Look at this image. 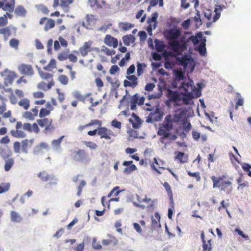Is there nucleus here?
<instances>
[{
    "instance_id": "nucleus-8",
    "label": "nucleus",
    "mask_w": 251,
    "mask_h": 251,
    "mask_svg": "<svg viewBox=\"0 0 251 251\" xmlns=\"http://www.w3.org/2000/svg\"><path fill=\"white\" fill-rule=\"evenodd\" d=\"M38 125L42 128H45L46 132H51L54 130V127L52 125V119L48 118H42L37 120Z\"/></svg>"
},
{
    "instance_id": "nucleus-5",
    "label": "nucleus",
    "mask_w": 251,
    "mask_h": 251,
    "mask_svg": "<svg viewBox=\"0 0 251 251\" xmlns=\"http://www.w3.org/2000/svg\"><path fill=\"white\" fill-rule=\"evenodd\" d=\"M15 93L16 96L20 99L19 101L17 100V104L24 110H27L30 106V100L27 98H24V93L21 90L15 89Z\"/></svg>"
},
{
    "instance_id": "nucleus-30",
    "label": "nucleus",
    "mask_w": 251,
    "mask_h": 251,
    "mask_svg": "<svg viewBox=\"0 0 251 251\" xmlns=\"http://www.w3.org/2000/svg\"><path fill=\"white\" fill-rule=\"evenodd\" d=\"M14 12L17 16L25 17L26 14V10L23 5H18L16 7Z\"/></svg>"
},
{
    "instance_id": "nucleus-19",
    "label": "nucleus",
    "mask_w": 251,
    "mask_h": 251,
    "mask_svg": "<svg viewBox=\"0 0 251 251\" xmlns=\"http://www.w3.org/2000/svg\"><path fill=\"white\" fill-rule=\"evenodd\" d=\"M104 43L109 47L116 48L118 45V40L109 34H107L104 39Z\"/></svg>"
},
{
    "instance_id": "nucleus-16",
    "label": "nucleus",
    "mask_w": 251,
    "mask_h": 251,
    "mask_svg": "<svg viewBox=\"0 0 251 251\" xmlns=\"http://www.w3.org/2000/svg\"><path fill=\"white\" fill-rule=\"evenodd\" d=\"M176 61L179 65H181L186 69L188 64H191L193 59L190 56L187 55H182L181 57L176 58Z\"/></svg>"
},
{
    "instance_id": "nucleus-23",
    "label": "nucleus",
    "mask_w": 251,
    "mask_h": 251,
    "mask_svg": "<svg viewBox=\"0 0 251 251\" xmlns=\"http://www.w3.org/2000/svg\"><path fill=\"white\" fill-rule=\"evenodd\" d=\"M200 96V94H196L195 93H189L188 94L181 93V100L184 103L188 104L190 100L194 98H197Z\"/></svg>"
},
{
    "instance_id": "nucleus-37",
    "label": "nucleus",
    "mask_w": 251,
    "mask_h": 251,
    "mask_svg": "<svg viewBox=\"0 0 251 251\" xmlns=\"http://www.w3.org/2000/svg\"><path fill=\"white\" fill-rule=\"evenodd\" d=\"M38 176L43 181H47L49 179H53V177H54L53 176H50L48 174V173L45 171L40 172L38 174Z\"/></svg>"
},
{
    "instance_id": "nucleus-44",
    "label": "nucleus",
    "mask_w": 251,
    "mask_h": 251,
    "mask_svg": "<svg viewBox=\"0 0 251 251\" xmlns=\"http://www.w3.org/2000/svg\"><path fill=\"white\" fill-rule=\"evenodd\" d=\"M211 179L213 183V188L216 187H220V186H219V185L220 183L222 181L223 177H216V176H213L211 177Z\"/></svg>"
},
{
    "instance_id": "nucleus-32",
    "label": "nucleus",
    "mask_w": 251,
    "mask_h": 251,
    "mask_svg": "<svg viewBox=\"0 0 251 251\" xmlns=\"http://www.w3.org/2000/svg\"><path fill=\"white\" fill-rule=\"evenodd\" d=\"M33 142V140L31 139L28 140L25 139L23 140L22 142V151L23 152L27 153V147L28 146H31Z\"/></svg>"
},
{
    "instance_id": "nucleus-35",
    "label": "nucleus",
    "mask_w": 251,
    "mask_h": 251,
    "mask_svg": "<svg viewBox=\"0 0 251 251\" xmlns=\"http://www.w3.org/2000/svg\"><path fill=\"white\" fill-rule=\"evenodd\" d=\"M5 160L4 170L5 171H9L14 164V159L13 158H6Z\"/></svg>"
},
{
    "instance_id": "nucleus-25",
    "label": "nucleus",
    "mask_w": 251,
    "mask_h": 251,
    "mask_svg": "<svg viewBox=\"0 0 251 251\" xmlns=\"http://www.w3.org/2000/svg\"><path fill=\"white\" fill-rule=\"evenodd\" d=\"M154 216L155 218L157 220V221L156 219H154L153 216H151V219L152 222V228H155L156 227L160 228L161 227V224H160V220L161 217L159 213L158 212H156L154 214Z\"/></svg>"
},
{
    "instance_id": "nucleus-59",
    "label": "nucleus",
    "mask_w": 251,
    "mask_h": 251,
    "mask_svg": "<svg viewBox=\"0 0 251 251\" xmlns=\"http://www.w3.org/2000/svg\"><path fill=\"white\" fill-rule=\"evenodd\" d=\"M68 53L67 52L64 51L60 53L58 55V59L60 61H63L68 59Z\"/></svg>"
},
{
    "instance_id": "nucleus-7",
    "label": "nucleus",
    "mask_w": 251,
    "mask_h": 251,
    "mask_svg": "<svg viewBox=\"0 0 251 251\" xmlns=\"http://www.w3.org/2000/svg\"><path fill=\"white\" fill-rule=\"evenodd\" d=\"M222 10V7L221 5H218L214 9V14L213 15L212 11L208 9L204 12V17L209 21L215 22L220 18Z\"/></svg>"
},
{
    "instance_id": "nucleus-13",
    "label": "nucleus",
    "mask_w": 251,
    "mask_h": 251,
    "mask_svg": "<svg viewBox=\"0 0 251 251\" xmlns=\"http://www.w3.org/2000/svg\"><path fill=\"white\" fill-rule=\"evenodd\" d=\"M92 42L91 41L85 42L82 47H80L78 50V51H75V52L80 53L83 57L86 56L88 53L93 50L92 48Z\"/></svg>"
},
{
    "instance_id": "nucleus-17",
    "label": "nucleus",
    "mask_w": 251,
    "mask_h": 251,
    "mask_svg": "<svg viewBox=\"0 0 251 251\" xmlns=\"http://www.w3.org/2000/svg\"><path fill=\"white\" fill-rule=\"evenodd\" d=\"M45 23L44 30L46 31L55 26V21L52 19H48L46 17L42 18L39 21V24L42 25Z\"/></svg>"
},
{
    "instance_id": "nucleus-3",
    "label": "nucleus",
    "mask_w": 251,
    "mask_h": 251,
    "mask_svg": "<svg viewBox=\"0 0 251 251\" xmlns=\"http://www.w3.org/2000/svg\"><path fill=\"white\" fill-rule=\"evenodd\" d=\"M7 93L10 94L8 98L10 103L13 105L17 104V98L14 94L12 89L11 88H5L4 85L0 83V100L1 101H7Z\"/></svg>"
},
{
    "instance_id": "nucleus-36",
    "label": "nucleus",
    "mask_w": 251,
    "mask_h": 251,
    "mask_svg": "<svg viewBox=\"0 0 251 251\" xmlns=\"http://www.w3.org/2000/svg\"><path fill=\"white\" fill-rule=\"evenodd\" d=\"M56 62L54 59H51L49 63L46 66H45L43 69L48 71H51L53 69L56 68Z\"/></svg>"
},
{
    "instance_id": "nucleus-58",
    "label": "nucleus",
    "mask_w": 251,
    "mask_h": 251,
    "mask_svg": "<svg viewBox=\"0 0 251 251\" xmlns=\"http://www.w3.org/2000/svg\"><path fill=\"white\" fill-rule=\"evenodd\" d=\"M187 174L189 176L196 178L197 181H200L201 180V176H200L199 172H197L192 173L190 171H187Z\"/></svg>"
},
{
    "instance_id": "nucleus-29",
    "label": "nucleus",
    "mask_w": 251,
    "mask_h": 251,
    "mask_svg": "<svg viewBox=\"0 0 251 251\" xmlns=\"http://www.w3.org/2000/svg\"><path fill=\"white\" fill-rule=\"evenodd\" d=\"M11 34L9 26L0 28V34H2L5 41H7Z\"/></svg>"
},
{
    "instance_id": "nucleus-38",
    "label": "nucleus",
    "mask_w": 251,
    "mask_h": 251,
    "mask_svg": "<svg viewBox=\"0 0 251 251\" xmlns=\"http://www.w3.org/2000/svg\"><path fill=\"white\" fill-rule=\"evenodd\" d=\"M37 10L45 15H48L49 13V10L48 7L43 4H40L35 6Z\"/></svg>"
},
{
    "instance_id": "nucleus-62",
    "label": "nucleus",
    "mask_w": 251,
    "mask_h": 251,
    "mask_svg": "<svg viewBox=\"0 0 251 251\" xmlns=\"http://www.w3.org/2000/svg\"><path fill=\"white\" fill-rule=\"evenodd\" d=\"M8 23V21L6 15L0 17V27L5 26Z\"/></svg>"
},
{
    "instance_id": "nucleus-45",
    "label": "nucleus",
    "mask_w": 251,
    "mask_h": 251,
    "mask_svg": "<svg viewBox=\"0 0 251 251\" xmlns=\"http://www.w3.org/2000/svg\"><path fill=\"white\" fill-rule=\"evenodd\" d=\"M10 187V184L9 183H2L0 185V194L8 191Z\"/></svg>"
},
{
    "instance_id": "nucleus-61",
    "label": "nucleus",
    "mask_w": 251,
    "mask_h": 251,
    "mask_svg": "<svg viewBox=\"0 0 251 251\" xmlns=\"http://www.w3.org/2000/svg\"><path fill=\"white\" fill-rule=\"evenodd\" d=\"M192 135L193 139L195 141H198L201 137L200 133L198 132L197 131H196L195 129L192 131Z\"/></svg>"
},
{
    "instance_id": "nucleus-53",
    "label": "nucleus",
    "mask_w": 251,
    "mask_h": 251,
    "mask_svg": "<svg viewBox=\"0 0 251 251\" xmlns=\"http://www.w3.org/2000/svg\"><path fill=\"white\" fill-rule=\"evenodd\" d=\"M111 125L113 127L117 128L119 130H120L122 127L121 122L117 121L116 119H114L111 121Z\"/></svg>"
},
{
    "instance_id": "nucleus-48",
    "label": "nucleus",
    "mask_w": 251,
    "mask_h": 251,
    "mask_svg": "<svg viewBox=\"0 0 251 251\" xmlns=\"http://www.w3.org/2000/svg\"><path fill=\"white\" fill-rule=\"evenodd\" d=\"M137 76H139L143 74L144 71H143V68L146 67V65L144 63H140L139 62L137 63Z\"/></svg>"
},
{
    "instance_id": "nucleus-50",
    "label": "nucleus",
    "mask_w": 251,
    "mask_h": 251,
    "mask_svg": "<svg viewBox=\"0 0 251 251\" xmlns=\"http://www.w3.org/2000/svg\"><path fill=\"white\" fill-rule=\"evenodd\" d=\"M132 116L134 117L136 120V122L132 123V126L134 128H137L140 126L141 124V120L140 118L134 113L132 114Z\"/></svg>"
},
{
    "instance_id": "nucleus-9",
    "label": "nucleus",
    "mask_w": 251,
    "mask_h": 251,
    "mask_svg": "<svg viewBox=\"0 0 251 251\" xmlns=\"http://www.w3.org/2000/svg\"><path fill=\"white\" fill-rule=\"evenodd\" d=\"M98 134L100 136L101 139L111 140L113 137L116 136L111 129L105 127H101L98 129Z\"/></svg>"
},
{
    "instance_id": "nucleus-15",
    "label": "nucleus",
    "mask_w": 251,
    "mask_h": 251,
    "mask_svg": "<svg viewBox=\"0 0 251 251\" xmlns=\"http://www.w3.org/2000/svg\"><path fill=\"white\" fill-rule=\"evenodd\" d=\"M38 114V109L37 106L31 109L29 111L24 112L22 114V116L24 118L29 121H33L36 117L37 116Z\"/></svg>"
},
{
    "instance_id": "nucleus-1",
    "label": "nucleus",
    "mask_w": 251,
    "mask_h": 251,
    "mask_svg": "<svg viewBox=\"0 0 251 251\" xmlns=\"http://www.w3.org/2000/svg\"><path fill=\"white\" fill-rule=\"evenodd\" d=\"M180 35L181 30L176 25L164 32V35L169 41V46L175 51L182 48V45L177 40Z\"/></svg>"
},
{
    "instance_id": "nucleus-63",
    "label": "nucleus",
    "mask_w": 251,
    "mask_h": 251,
    "mask_svg": "<svg viewBox=\"0 0 251 251\" xmlns=\"http://www.w3.org/2000/svg\"><path fill=\"white\" fill-rule=\"evenodd\" d=\"M56 92L58 95V99L60 102H62L65 99V95L64 93L61 92L59 89H56Z\"/></svg>"
},
{
    "instance_id": "nucleus-22",
    "label": "nucleus",
    "mask_w": 251,
    "mask_h": 251,
    "mask_svg": "<svg viewBox=\"0 0 251 251\" xmlns=\"http://www.w3.org/2000/svg\"><path fill=\"white\" fill-rule=\"evenodd\" d=\"M185 114L186 112L183 110L179 109L176 111L172 119L174 124L177 125Z\"/></svg>"
},
{
    "instance_id": "nucleus-52",
    "label": "nucleus",
    "mask_w": 251,
    "mask_h": 251,
    "mask_svg": "<svg viewBox=\"0 0 251 251\" xmlns=\"http://www.w3.org/2000/svg\"><path fill=\"white\" fill-rule=\"evenodd\" d=\"M122 26L121 28L123 30L127 31L134 27V25L129 23L125 22L121 24Z\"/></svg>"
},
{
    "instance_id": "nucleus-49",
    "label": "nucleus",
    "mask_w": 251,
    "mask_h": 251,
    "mask_svg": "<svg viewBox=\"0 0 251 251\" xmlns=\"http://www.w3.org/2000/svg\"><path fill=\"white\" fill-rule=\"evenodd\" d=\"M58 80L63 85H66L68 83L69 78L66 75H60L58 76Z\"/></svg>"
},
{
    "instance_id": "nucleus-46",
    "label": "nucleus",
    "mask_w": 251,
    "mask_h": 251,
    "mask_svg": "<svg viewBox=\"0 0 251 251\" xmlns=\"http://www.w3.org/2000/svg\"><path fill=\"white\" fill-rule=\"evenodd\" d=\"M50 113V110H48L47 108L42 107L39 113V116L40 118H46V116L49 115Z\"/></svg>"
},
{
    "instance_id": "nucleus-41",
    "label": "nucleus",
    "mask_w": 251,
    "mask_h": 251,
    "mask_svg": "<svg viewBox=\"0 0 251 251\" xmlns=\"http://www.w3.org/2000/svg\"><path fill=\"white\" fill-rule=\"evenodd\" d=\"M64 138V136H62L57 139L53 140L51 141L52 146L56 149H59L60 147L61 142Z\"/></svg>"
},
{
    "instance_id": "nucleus-18",
    "label": "nucleus",
    "mask_w": 251,
    "mask_h": 251,
    "mask_svg": "<svg viewBox=\"0 0 251 251\" xmlns=\"http://www.w3.org/2000/svg\"><path fill=\"white\" fill-rule=\"evenodd\" d=\"M122 164L126 167L124 170V173L126 174L129 175L137 169L132 161H124Z\"/></svg>"
},
{
    "instance_id": "nucleus-20",
    "label": "nucleus",
    "mask_w": 251,
    "mask_h": 251,
    "mask_svg": "<svg viewBox=\"0 0 251 251\" xmlns=\"http://www.w3.org/2000/svg\"><path fill=\"white\" fill-rule=\"evenodd\" d=\"M167 96L170 101L176 102L181 100V93L169 89Z\"/></svg>"
},
{
    "instance_id": "nucleus-27",
    "label": "nucleus",
    "mask_w": 251,
    "mask_h": 251,
    "mask_svg": "<svg viewBox=\"0 0 251 251\" xmlns=\"http://www.w3.org/2000/svg\"><path fill=\"white\" fill-rule=\"evenodd\" d=\"M88 2L92 7L97 6L98 8H102L106 5L105 0H88Z\"/></svg>"
},
{
    "instance_id": "nucleus-24",
    "label": "nucleus",
    "mask_w": 251,
    "mask_h": 251,
    "mask_svg": "<svg viewBox=\"0 0 251 251\" xmlns=\"http://www.w3.org/2000/svg\"><path fill=\"white\" fill-rule=\"evenodd\" d=\"M182 125L183 127V132H182L180 135L181 136H183L184 137H185V133H188L191 129L192 126L191 123L185 118L182 120Z\"/></svg>"
},
{
    "instance_id": "nucleus-6",
    "label": "nucleus",
    "mask_w": 251,
    "mask_h": 251,
    "mask_svg": "<svg viewBox=\"0 0 251 251\" xmlns=\"http://www.w3.org/2000/svg\"><path fill=\"white\" fill-rule=\"evenodd\" d=\"M178 88H181L183 90V91L181 93V94H188L189 93H195L196 94L201 95V92L199 91V89L194 86L193 81L191 80H189V81L187 83H182L181 86L178 87Z\"/></svg>"
},
{
    "instance_id": "nucleus-56",
    "label": "nucleus",
    "mask_w": 251,
    "mask_h": 251,
    "mask_svg": "<svg viewBox=\"0 0 251 251\" xmlns=\"http://www.w3.org/2000/svg\"><path fill=\"white\" fill-rule=\"evenodd\" d=\"M22 146L19 141H16L13 144V150L15 153H20Z\"/></svg>"
},
{
    "instance_id": "nucleus-4",
    "label": "nucleus",
    "mask_w": 251,
    "mask_h": 251,
    "mask_svg": "<svg viewBox=\"0 0 251 251\" xmlns=\"http://www.w3.org/2000/svg\"><path fill=\"white\" fill-rule=\"evenodd\" d=\"M0 75L3 77V84L5 87L11 85L13 83L14 80L19 76L16 72L8 69H4L0 73Z\"/></svg>"
},
{
    "instance_id": "nucleus-51",
    "label": "nucleus",
    "mask_w": 251,
    "mask_h": 251,
    "mask_svg": "<svg viewBox=\"0 0 251 251\" xmlns=\"http://www.w3.org/2000/svg\"><path fill=\"white\" fill-rule=\"evenodd\" d=\"M86 185V182L85 180H82L80 181L79 185L77 187V192L76 195L77 196H79L81 195L82 189L84 186H85Z\"/></svg>"
},
{
    "instance_id": "nucleus-43",
    "label": "nucleus",
    "mask_w": 251,
    "mask_h": 251,
    "mask_svg": "<svg viewBox=\"0 0 251 251\" xmlns=\"http://www.w3.org/2000/svg\"><path fill=\"white\" fill-rule=\"evenodd\" d=\"M184 78V73L180 70L175 71V81L183 80Z\"/></svg>"
},
{
    "instance_id": "nucleus-42",
    "label": "nucleus",
    "mask_w": 251,
    "mask_h": 251,
    "mask_svg": "<svg viewBox=\"0 0 251 251\" xmlns=\"http://www.w3.org/2000/svg\"><path fill=\"white\" fill-rule=\"evenodd\" d=\"M163 186L165 188L166 192H167L169 197H170V199L171 202H173L174 201H173V192H172L171 188L168 182H165L163 184Z\"/></svg>"
},
{
    "instance_id": "nucleus-14",
    "label": "nucleus",
    "mask_w": 251,
    "mask_h": 251,
    "mask_svg": "<svg viewBox=\"0 0 251 251\" xmlns=\"http://www.w3.org/2000/svg\"><path fill=\"white\" fill-rule=\"evenodd\" d=\"M128 80L124 81V86L125 87H130L133 88L136 87L138 84V78L134 75H128L126 76Z\"/></svg>"
},
{
    "instance_id": "nucleus-39",
    "label": "nucleus",
    "mask_w": 251,
    "mask_h": 251,
    "mask_svg": "<svg viewBox=\"0 0 251 251\" xmlns=\"http://www.w3.org/2000/svg\"><path fill=\"white\" fill-rule=\"evenodd\" d=\"M201 38H202V35L200 33L198 34L195 36H194L193 35H191V36H190V37H189L188 38L187 42L191 41L193 42V43L194 44V45H196L199 42L200 40L201 39Z\"/></svg>"
},
{
    "instance_id": "nucleus-40",
    "label": "nucleus",
    "mask_w": 251,
    "mask_h": 251,
    "mask_svg": "<svg viewBox=\"0 0 251 251\" xmlns=\"http://www.w3.org/2000/svg\"><path fill=\"white\" fill-rule=\"evenodd\" d=\"M236 95L237 100L235 103V108L237 110L239 106H242L244 104V99L239 93H236Z\"/></svg>"
},
{
    "instance_id": "nucleus-33",
    "label": "nucleus",
    "mask_w": 251,
    "mask_h": 251,
    "mask_svg": "<svg viewBox=\"0 0 251 251\" xmlns=\"http://www.w3.org/2000/svg\"><path fill=\"white\" fill-rule=\"evenodd\" d=\"M90 94H88L85 96L82 95L79 91H75L73 93V97L75 99H77L80 101H84L86 98L90 96Z\"/></svg>"
},
{
    "instance_id": "nucleus-10",
    "label": "nucleus",
    "mask_w": 251,
    "mask_h": 251,
    "mask_svg": "<svg viewBox=\"0 0 251 251\" xmlns=\"http://www.w3.org/2000/svg\"><path fill=\"white\" fill-rule=\"evenodd\" d=\"M18 70L21 75L32 76L34 74V71L31 65L22 63L18 66Z\"/></svg>"
},
{
    "instance_id": "nucleus-55",
    "label": "nucleus",
    "mask_w": 251,
    "mask_h": 251,
    "mask_svg": "<svg viewBox=\"0 0 251 251\" xmlns=\"http://www.w3.org/2000/svg\"><path fill=\"white\" fill-rule=\"evenodd\" d=\"M99 125L100 126L101 125V122L98 120H92L91 122L84 126L83 127H81V129H82L84 127L87 126H90L93 125Z\"/></svg>"
},
{
    "instance_id": "nucleus-54",
    "label": "nucleus",
    "mask_w": 251,
    "mask_h": 251,
    "mask_svg": "<svg viewBox=\"0 0 251 251\" xmlns=\"http://www.w3.org/2000/svg\"><path fill=\"white\" fill-rule=\"evenodd\" d=\"M211 241V240H209L207 243H206V242H203V243H202L203 251H206L207 250L208 251H210L212 249Z\"/></svg>"
},
{
    "instance_id": "nucleus-26",
    "label": "nucleus",
    "mask_w": 251,
    "mask_h": 251,
    "mask_svg": "<svg viewBox=\"0 0 251 251\" xmlns=\"http://www.w3.org/2000/svg\"><path fill=\"white\" fill-rule=\"evenodd\" d=\"M53 81H50L47 84L45 82H41L37 85V88L39 90H42L43 91H47L50 90L52 86L54 85Z\"/></svg>"
},
{
    "instance_id": "nucleus-47",
    "label": "nucleus",
    "mask_w": 251,
    "mask_h": 251,
    "mask_svg": "<svg viewBox=\"0 0 251 251\" xmlns=\"http://www.w3.org/2000/svg\"><path fill=\"white\" fill-rule=\"evenodd\" d=\"M40 75L42 79L51 80L50 81H53V75L51 74L41 72L40 73Z\"/></svg>"
},
{
    "instance_id": "nucleus-12",
    "label": "nucleus",
    "mask_w": 251,
    "mask_h": 251,
    "mask_svg": "<svg viewBox=\"0 0 251 251\" xmlns=\"http://www.w3.org/2000/svg\"><path fill=\"white\" fill-rule=\"evenodd\" d=\"M15 5V0H1L0 1V8L4 11L10 13L13 12Z\"/></svg>"
},
{
    "instance_id": "nucleus-34",
    "label": "nucleus",
    "mask_w": 251,
    "mask_h": 251,
    "mask_svg": "<svg viewBox=\"0 0 251 251\" xmlns=\"http://www.w3.org/2000/svg\"><path fill=\"white\" fill-rule=\"evenodd\" d=\"M205 41V39L201 41L198 47V51L201 55H204L206 53Z\"/></svg>"
},
{
    "instance_id": "nucleus-64",
    "label": "nucleus",
    "mask_w": 251,
    "mask_h": 251,
    "mask_svg": "<svg viewBox=\"0 0 251 251\" xmlns=\"http://www.w3.org/2000/svg\"><path fill=\"white\" fill-rule=\"evenodd\" d=\"M119 71V67L117 65H115L111 66L109 70V73L111 75H114L116 73L118 72Z\"/></svg>"
},
{
    "instance_id": "nucleus-21",
    "label": "nucleus",
    "mask_w": 251,
    "mask_h": 251,
    "mask_svg": "<svg viewBox=\"0 0 251 251\" xmlns=\"http://www.w3.org/2000/svg\"><path fill=\"white\" fill-rule=\"evenodd\" d=\"M221 190L225 191L226 194H230L232 190V183L230 181H222L219 185Z\"/></svg>"
},
{
    "instance_id": "nucleus-28",
    "label": "nucleus",
    "mask_w": 251,
    "mask_h": 251,
    "mask_svg": "<svg viewBox=\"0 0 251 251\" xmlns=\"http://www.w3.org/2000/svg\"><path fill=\"white\" fill-rule=\"evenodd\" d=\"M10 217L11 222L16 223H20L23 220V218L21 215L18 212L14 211L10 212Z\"/></svg>"
},
{
    "instance_id": "nucleus-2",
    "label": "nucleus",
    "mask_w": 251,
    "mask_h": 251,
    "mask_svg": "<svg viewBox=\"0 0 251 251\" xmlns=\"http://www.w3.org/2000/svg\"><path fill=\"white\" fill-rule=\"evenodd\" d=\"M172 119V115H169L166 116L163 123L162 126L160 127L157 132V134L161 136V141L162 143H163L164 139L169 138L171 135L169 131L173 128V126L175 124Z\"/></svg>"
},
{
    "instance_id": "nucleus-31",
    "label": "nucleus",
    "mask_w": 251,
    "mask_h": 251,
    "mask_svg": "<svg viewBox=\"0 0 251 251\" xmlns=\"http://www.w3.org/2000/svg\"><path fill=\"white\" fill-rule=\"evenodd\" d=\"M123 41L125 45L129 46L130 44L134 42L135 37L132 34L127 35L123 37Z\"/></svg>"
},
{
    "instance_id": "nucleus-57",
    "label": "nucleus",
    "mask_w": 251,
    "mask_h": 251,
    "mask_svg": "<svg viewBox=\"0 0 251 251\" xmlns=\"http://www.w3.org/2000/svg\"><path fill=\"white\" fill-rule=\"evenodd\" d=\"M19 44V41L17 39L13 38L9 41L10 46L15 49H17Z\"/></svg>"
},
{
    "instance_id": "nucleus-11",
    "label": "nucleus",
    "mask_w": 251,
    "mask_h": 251,
    "mask_svg": "<svg viewBox=\"0 0 251 251\" xmlns=\"http://www.w3.org/2000/svg\"><path fill=\"white\" fill-rule=\"evenodd\" d=\"M145 101V98L142 96L140 97L137 93L133 95L130 99V109L132 110L136 109L137 104L138 105H142Z\"/></svg>"
},
{
    "instance_id": "nucleus-60",
    "label": "nucleus",
    "mask_w": 251,
    "mask_h": 251,
    "mask_svg": "<svg viewBox=\"0 0 251 251\" xmlns=\"http://www.w3.org/2000/svg\"><path fill=\"white\" fill-rule=\"evenodd\" d=\"M235 232L238 233L239 235H240L242 238L249 240V237L248 235L244 233L243 231L239 228H237L235 229Z\"/></svg>"
}]
</instances>
